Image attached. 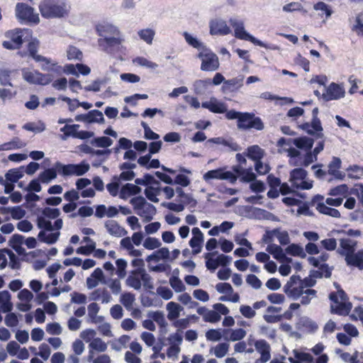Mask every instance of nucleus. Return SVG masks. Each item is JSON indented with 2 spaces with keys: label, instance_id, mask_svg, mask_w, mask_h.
<instances>
[{
  "label": "nucleus",
  "instance_id": "f257e3e1",
  "mask_svg": "<svg viewBox=\"0 0 363 363\" xmlns=\"http://www.w3.org/2000/svg\"><path fill=\"white\" fill-rule=\"evenodd\" d=\"M96 29L100 36L98 40L99 45L105 51H108L109 48L119 45L125 41L118 28L111 23L106 22L99 23Z\"/></svg>",
  "mask_w": 363,
  "mask_h": 363
},
{
  "label": "nucleus",
  "instance_id": "f03ea898",
  "mask_svg": "<svg viewBox=\"0 0 363 363\" xmlns=\"http://www.w3.org/2000/svg\"><path fill=\"white\" fill-rule=\"evenodd\" d=\"M38 9L43 17L58 18L68 15L70 5L66 0H43Z\"/></svg>",
  "mask_w": 363,
  "mask_h": 363
},
{
  "label": "nucleus",
  "instance_id": "7ed1b4c3",
  "mask_svg": "<svg viewBox=\"0 0 363 363\" xmlns=\"http://www.w3.org/2000/svg\"><path fill=\"white\" fill-rule=\"evenodd\" d=\"M125 285L135 290H140L142 285L147 289L154 288L152 277L145 269H135L131 270L125 279Z\"/></svg>",
  "mask_w": 363,
  "mask_h": 363
},
{
  "label": "nucleus",
  "instance_id": "20e7f679",
  "mask_svg": "<svg viewBox=\"0 0 363 363\" xmlns=\"http://www.w3.org/2000/svg\"><path fill=\"white\" fill-rule=\"evenodd\" d=\"M330 299L332 301L331 312L339 315H347L352 308V305L347 301V296L342 290L337 293H331Z\"/></svg>",
  "mask_w": 363,
  "mask_h": 363
},
{
  "label": "nucleus",
  "instance_id": "39448f33",
  "mask_svg": "<svg viewBox=\"0 0 363 363\" xmlns=\"http://www.w3.org/2000/svg\"><path fill=\"white\" fill-rule=\"evenodd\" d=\"M55 167L57 172L64 177L82 176L89 170V164L84 162L79 164H63L61 162H56Z\"/></svg>",
  "mask_w": 363,
  "mask_h": 363
},
{
  "label": "nucleus",
  "instance_id": "423d86ee",
  "mask_svg": "<svg viewBox=\"0 0 363 363\" xmlns=\"http://www.w3.org/2000/svg\"><path fill=\"white\" fill-rule=\"evenodd\" d=\"M289 182L296 189H311L313 181L307 179V172L302 168H296L290 172Z\"/></svg>",
  "mask_w": 363,
  "mask_h": 363
},
{
  "label": "nucleus",
  "instance_id": "0eeeda50",
  "mask_svg": "<svg viewBox=\"0 0 363 363\" xmlns=\"http://www.w3.org/2000/svg\"><path fill=\"white\" fill-rule=\"evenodd\" d=\"M237 126L238 129L242 130L254 128L257 130H262L264 128L260 118L255 117L254 113L248 112L242 113L238 118Z\"/></svg>",
  "mask_w": 363,
  "mask_h": 363
},
{
  "label": "nucleus",
  "instance_id": "6e6552de",
  "mask_svg": "<svg viewBox=\"0 0 363 363\" xmlns=\"http://www.w3.org/2000/svg\"><path fill=\"white\" fill-rule=\"evenodd\" d=\"M16 16L18 19L38 24L40 23L39 14L35 9L24 3H18L15 9Z\"/></svg>",
  "mask_w": 363,
  "mask_h": 363
},
{
  "label": "nucleus",
  "instance_id": "1a4fd4ad",
  "mask_svg": "<svg viewBox=\"0 0 363 363\" xmlns=\"http://www.w3.org/2000/svg\"><path fill=\"white\" fill-rule=\"evenodd\" d=\"M304 288L298 275H293L284 286V293L294 300H297L303 294Z\"/></svg>",
  "mask_w": 363,
  "mask_h": 363
},
{
  "label": "nucleus",
  "instance_id": "9d476101",
  "mask_svg": "<svg viewBox=\"0 0 363 363\" xmlns=\"http://www.w3.org/2000/svg\"><path fill=\"white\" fill-rule=\"evenodd\" d=\"M10 246L18 254L25 255L26 250L22 247L23 244H25L28 248L33 249L37 245L36 239L32 237L25 239V238L18 234L13 235L10 241Z\"/></svg>",
  "mask_w": 363,
  "mask_h": 363
},
{
  "label": "nucleus",
  "instance_id": "9b49d317",
  "mask_svg": "<svg viewBox=\"0 0 363 363\" xmlns=\"http://www.w3.org/2000/svg\"><path fill=\"white\" fill-rule=\"evenodd\" d=\"M225 167L218 168L208 171L203 175V179L209 183L213 179L227 180L231 184L235 183L237 177L230 171H226Z\"/></svg>",
  "mask_w": 363,
  "mask_h": 363
},
{
  "label": "nucleus",
  "instance_id": "f8f14e48",
  "mask_svg": "<svg viewBox=\"0 0 363 363\" xmlns=\"http://www.w3.org/2000/svg\"><path fill=\"white\" fill-rule=\"evenodd\" d=\"M23 78L30 84L47 85L52 80V77L50 74H43L38 71H30L26 69L22 71Z\"/></svg>",
  "mask_w": 363,
  "mask_h": 363
},
{
  "label": "nucleus",
  "instance_id": "ddd939ff",
  "mask_svg": "<svg viewBox=\"0 0 363 363\" xmlns=\"http://www.w3.org/2000/svg\"><path fill=\"white\" fill-rule=\"evenodd\" d=\"M201 60V69L206 72L216 71L219 67L218 57L213 52L205 50L199 54Z\"/></svg>",
  "mask_w": 363,
  "mask_h": 363
},
{
  "label": "nucleus",
  "instance_id": "4468645a",
  "mask_svg": "<svg viewBox=\"0 0 363 363\" xmlns=\"http://www.w3.org/2000/svg\"><path fill=\"white\" fill-rule=\"evenodd\" d=\"M230 23L234 28L235 38L241 40H249L257 45H263L262 41L255 38L245 30L242 21L235 18H230Z\"/></svg>",
  "mask_w": 363,
  "mask_h": 363
},
{
  "label": "nucleus",
  "instance_id": "2eb2a0df",
  "mask_svg": "<svg viewBox=\"0 0 363 363\" xmlns=\"http://www.w3.org/2000/svg\"><path fill=\"white\" fill-rule=\"evenodd\" d=\"M345 95V89L343 84L332 82L325 87V91L323 93L322 97L326 101H333L342 99Z\"/></svg>",
  "mask_w": 363,
  "mask_h": 363
},
{
  "label": "nucleus",
  "instance_id": "dca6fc26",
  "mask_svg": "<svg viewBox=\"0 0 363 363\" xmlns=\"http://www.w3.org/2000/svg\"><path fill=\"white\" fill-rule=\"evenodd\" d=\"M255 350L260 355L255 363H267L271 359V346L264 339H259L254 342Z\"/></svg>",
  "mask_w": 363,
  "mask_h": 363
},
{
  "label": "nucleus",
  "instance_id": "f3484780",
  "mask_svg": "<svg viewBox=\"0 0 363 363\" xmlns=\"http://www.w3.org/2000/svg\"><path fill=\"white\" fill-rule=\"evenodd\" d=\"M192 237L189 242L190 247L192 249L194 255L199 254L202 250L204 241L203 233L198 227H194L191 230Z\"/></svg>",
  "mask_w": 363,
  "mask_h": 363
},
{
  "label": "nucleus",
  "instance_id": "a211bd4d",
  "mask_svg": "<svg viewBox=\"0 0 363 363\" xmlns=\"http://www.w3.org/2000/svg\"><path fill=\"white\" fill-rule=\"evenodd\" d=\"M318 113V108H314L313 110V121L311 123H305L303 125L302 128L308 134H315L318 138H321L323 136V128L320 120L317 118Z\"/></svg>",
  "mask_w": 363,
  "mask_h": 363
},
{
  "label": "nucleus",
  "instance_id": "6ab92c4d",
  "mask_svg": "<svg viewBox=\"0 0 363 363\" xmlns=\"http://www.w3.org/2000/svg\"><path fill=\"white\" fill-rule=\"evenodd\" d=\"M357 241L351 238H342L340 240V246L337 252L340 255L345 256V259H348L356 250Z\"/></svg>",
  "mask_w": 363,
  "mask_h": 363
},
{
  "label": "nucleus",
  "instance_id": "aec40b11",
  "mask_svg": "<svg viewBox=\"0 0 363 363\" xmlns=\"http://www.w3.org/2000/svg\"><path fill=\"white\" fill-rule=\"evenodd\" d=\"M210 33L211 35H226L231 33V29L226 22L220 18L211 21L209 23Z\"/></svg>",
  "mask_w": 363,
  "mask_h": 363
},
{
  "label": "nucleus",
  "instance_id": "412c9836",
  "mask_svg": "<svg viewBox=\"0 0 363 363\" xmlns=\"http://www.w3.org/2000/svg\"><path fill=\"white\" fill-rule=\"evenodd\" d=\"M99 283L103 284H106V279H105L102 269L101 268H96L91 274L86 278V286L88 289H92L96 287Z\"/></svg>",
  "mask_w": 363,
  "mask_h": 363
},
{
  "label": "nucleus",
  "instance_id": "4be33fe9",
  "mask_svg": "<svg viewBox=\"0 0 363 363\" xmlns=\"http://www.w3.org/2000/svg\"><path fill=\"white\" fill-rule=\"evenodd\" d=\"M75 121H84L89 123H101L104 121V115L99 110H92L86 114H79L75 116Z\"/></svg>",
  "mask_w": 363,
  "mask_h": 363
},
{
  "label": "nucleus",
  "instance_id": "5701e85b",
  "mask_svg": "<svg viewBox=\"0 0 363 363\" xmlns=\"http://www.w3.org/2000/svg\"><path fill=\"white\" fill-rule=\"evenodd\" d=\"M108 348V345L101 338L96 337L89 344L88 361H91L94 355V352H104Z\"/></svg>",
  "mask_w": 363,
  "mask_h": 363
},
{
  "label": "nucleus",
  "instance_id": "b1692460",
  "mask_svg": "<svg viewBox=\"0 0 363 363\" xmlns=\"http://www.w3.org/2000/svg\"><path fill=\"white\" fill-rule=\"evenodd\" d=\"M104 227L111 235L117 238L125 236L128 233L127 230L114 220H106Z\"/></svg>",
  "mask_w": 363,
  "mask_h": 363
},
{
  "label": "nucleus",
  "instance_id": "393cba45",
  "mask_svg": "<svg viewBox=\"0 0 363 363\" xmlns=\"http://www.w3.org/2000/svg\"><path fill=\"white\" fill-rule=\"evenodd\" d=\"M244 77L240 76L226 80L225 84H223L221 89L223 93H230L237 91L243 86Z\"/></svg>",
  "mask_w": 363,
  "mask_h": 363
},
{
  "label": "nucleus",
  "instance_id": "a878e982",
  "mask_svg": "<svg viewBox=\"0 0 363 363\" xmlns=\"http://www.w3.org/2000/svg\"><path fill=\"white\" fill-rule=\"evenodd\" d=\"M281 311V307L268 306L266 312L263 315V318L267 323H277L281 321L282 315L279 313Z\"/></svg>",
  "mask_w": 363,
  "mask_h": 363
},
{
  "label": "nucleus",
  "instance_id": "bb28decb",
  "mask_svg": "<svg viewBox=\"0 0 363 363\" xmlns=\"http://www.w3.org/2000/svg\"><path fill=\"white\" fill-rule=\"evenodd\" d=\"M201 106L216 113H223L227 110L225 104L218 101L215 97H211L209 101L203 102Z\"/></svg>",
  "mask_w": 363,
  "mask_h": 363
},
{
  "label": "nucleus",
  "instance_id": "cd10ccee",
  "mask_svg": "<svg viewBox=\"0 0 363 363\" xmlns=\"http://www.w3.org/2000/svg\"><path fill=\"white\" fill-rule=\"evenodd\" d=\"M196 311L198 314L203 317L205 322L215 323L221 318L220 315L217 311L209 310L204 306L199 307Z\"/></svg>",
  "mask_w": 363,
  "mask_h": 363
},
{
  "label": "nucleus",
  "instance_id": "c85d7f7f",
  "mask_svg": "<svg viewBox=\"0 0 363 363\" xmlns=\"http://www.w3.org/2000/svg\"><path fill=\"white\" fill-rule=\"evenodd\" d=\"M223 334L225 335L224 339L232 342L242 340L247 334L245 330L242 328L223 330Z\"/></svg>",
  "mask_w": 363,
  "mask_h": 363
},
{
  "label": "nucleus",
  "instance_id": "c756f323",
  "mask_svg": "<svg viewBox=\"0 0 363 363\" xmlns=\"http://www.w3.org/2000/svg\"><path fill=\"white\" fill-rule=\"evenodd\" d=\"M230 344L224 342H220L209 349V353L218 359L225 357L229 352Z\"/></svg>",
  "mask_w": 363,
  "mask_h": 363
},
{
  "label": "nucleus",
  "instance_id": "7c9ffc66",
  "mask_svg": "<svg viewBox=\"0 0 363 363\" xmlns=\"http://www.w3.org/2000/svg\"><path fill=\"white\" fill-rule=\"evenodd\" d=\"M136 214L143 218V222L147 223L153 219L156 214V208L152 204L147 203Z\"/></svg>",
  "mask_w": 363,
  "mask_h": 363
},
{
  "label": "nucleus",
  "instance_id": "2f4dec72",
  "mask_svg": "<svg viewBox=\"0 0 363 363\" xmlns=\"http://www.w3.org/2000/svg\"><path fill=\"white\" fill-rule=\"evenodd\" d=\"M141 192V188L133 184L128 183L121 189L119 196L121 199L126 200L129 196L137 195Z\"/></svg>",
  "mask_w": 363,
  "mask_h": 363
},
{
  "label": "nucleus",
  "instance_id": "473e14b6",
  "mask_svg": "<svg viewBox=\"0 0 363 363\" xmlns=\"http://www.w3.org/2000/svg\"><path fill=\"white\" fill-rule=\"evenodd\" d=\"M213 143L216 145H221L228 147L231 151H238L240 150L239 145L234 143L232 139H225L223 137L213 138L208 139L206 144Z\"/></svg>",
  "mask_w": 363,
  "mask_h": 363
},
{
  "label": "nucleus",
  "instance_id": "72a5a7b5",
  "mask_svg": "<svg viewBox=\"0 0 363 363\" xmlns=\"http://www.w3.org/2000/svg\"><path fill=\"white\" fill-rule=\"evenodd\" d=\"M11 296L8 291H0V311L2 313L11 312L13 309Z\"/></svg>",
  "mask_w": 363,
  "mask_h": 363
},
{
  "label": "nucleus",
  "instance_id": "f704fd0d",
  "mask_svg": "<svg viewBox=\"0 0 363 363\" xmlns=\"http://www.w3.org/2000/svg\"><path fill=\"white\" fill-rule=\"evenodd\" d=\"M60 235V231H45V230H40L38 233V238L40 240V241L47 243L48 245H52L55 243Z\"/></svg>",
  "mask_w": 363,
  "mask_h": 363
},
{
  "label": "nucleus",
  "instance_id": "c9c22d12",
  "mask_svg": "<svg viewBox=\"0 0 363 363\" xmlns=\"http://www.w3.org/2000/svg\"><path fill=\"white\" fill-rule=\"evenodd\" d=\"M292 353L294 355V358H288L291 363H312L314 361L313 357L309 353L301 352L297 350H294Z\"/></svg>",
  "mask_w": 363,
  "mask_h": 363
},
{
  "label": "nucleus",
  "instance_id": "e433bc0d",
  "mask_svg": "<svg viewBox=\"0 0 363 363\" xmlns=\"http://www.w3.org/2000/svg\"><path fill=\"white\" fill-rule=\"evenodd\" d=\"M39 47V41L35 40L28 44V50L29 52V55L36 61V62H46V64L48 65L50 63V59L47 58L44 56L37 55L38 49Z\"/></svg>",
  "mask_w": 363,
  "mask_h": 363
},
{
  "label": "nucleus",
  "instance_id": "4c0bfd02",
  "mask_svg": "<svg viewBox=\"0 0 363 363\" xmlns=\"http://www.w3.org/2000/svg\"><path fill=\"white\" fill-rule=\"evenodd\" d=\"M166 309L167 311V318L169 320H174L179 317L181 312L183 311V307L176 302L171 301L167 304Z\"/></svg>",
  "mask_w": 363,
  "mask_h": 363
},
{
  "label": "nucleus",
  "instance_id": "58836bf2",
  "mask_svg": "<svg viewBox=\"0 0 363 363\" xmlns=\"http://www.w3.org/2000/svg\"><path fill=\"white\" fill-rule=\"evenodd\" d=\"M233 227V222L223 221L220 225L213 227L208 234L211 236H218L220 233L228 234Z\"/></svg>",
  "mask_w": 363,
  "mask_h": 363
},
{
  "label": "nucleus",
  "instance_id": "ea45409f",
  "mask_svg": "<svg viewBox=\"0 0 363 363\" xmlns=\"http://www.w3.org/2000/svg\"><path fill=\"white\" fill-rule=\"evenodd\" d=\"M160 194V182H155L153 184L148 186L145 189V194L146 197L151 201L157 203L159 199L157 196Z\"/></svg>",
  "mask_w": 363,
  "mask_h": 363
},
{
  "label": "nucleus",
  "instance_id": "a19ab883",
  "mask_svg": "<svg viewBox=\"0 0 363 363\" xmlns=\"http://www.w3.org/2000/svg\"><path fill=\"white\" fill-rule=\"evenodd\" d=\"M121 247L128 251L130 256L138 257L142 255V252L140 250L135 249L134 245L131 244L129 237L123 238L120 242Z\"/></svg>",
  "mask_w": 363,
  "mask_h": 363
},
{
  "label": "nucleus",
  "instance_id": "79ce46f5",
  "mask_svg": "<svg viewBox=\"0 0 363 363\" xmlns=\"http://www.w3.org/2000/svg\"><path fill=\"white\" fill-rule=\"evenodd\" d=\"M297 148L311 150L313 145V140L308 137H301L293 139V143Z\"/></svg>",
  "mask_w": 363,
  "mask_h": 363
},
{
  "label": "nucleus",
  "instance_id": "37998d69",
  "mask_svg": "<svg viewBox=\"0 0 363 363\" xmlns=\"http://www.w3.org/2000/svg\"><path fill=\"white\" fill-rule=\"evenodd\" d=\"M264 155V150L258 145H252L247 148V157L255 162L261 160Z\"/></svg>",
  "mask_w": 363,
  "mask_h": 363
},
{
  "label": "nucleus",
  "instance_id": "c03bdc74",
  "mask_svg": "<svg viewBox=\"0 0 363 363\" xmlns=\"http://www.w3.org/2000/svg\"><path fill=\"white\" fill-rule=\"evenodd\" d=\"M341 167V160L339 157H333L328 164V173L335 178L342 179V173L339 171Z\"/></svg>",
  "mask_w": 363,
  "mask_h": 363
},
{
  "label": "nucleus",
  "instance_id": "a18cd8bd",
  "mask_svg": "<svg viewBox=\"0 0 363 363\" xmlns=\"http://www.w3.org/2000/svg\"><path fill=\"white\" fill-rule=\"evenodd\" d=\"M316 209L323 214L333 217L340 218V213L338 210L332 208L325 203H319L317 204Z\"/></svg>",
  "mask_w": 363,
  "mask_h": 363
},
{
  "label": "nucleus",
  "instance_id": "49530a36",
  "mask_svg": "<svg viewBox=\"0 0 363 363\" xmlns=\"http://www.w3.org/2000/svg\"><path fill=\"white\" fill-rule=\"evenodd\" d=\"M317 160V157L313 154L312 152H308L305 155L303 160L299 158L298 161L291 160L289 164L293 166H304L308 167L311 163L315 162Z\"/></svg>",
  "mask_w": 363,
  "mask_h": 363
},
{
  "label": "nucleus",
  "instance_id": "de8ad7c7",
  "mask_svg": "<svg viewBox=\"0 0 363 363\" xmlns=\"http://www.w3.org/2000/svg\"><path fill=\"white\" fill-rule=\"evenodd\" d=\"M99 306L94 302L91 303L88 306V316L91 323H98L102 320L103 318L97 315L99 311Z\"/></svg>",
  "mask_w": 363,
  "mask_h": 363
},
{
  "label": "nucleus",
  "instance_id": "09e8293b",
  "mask_svg": "<svg viewBox=\"0 0 363 363\" xmlns=\"http://www.w3.org/2000/svg\"><path fill=\"white\" fill-rule=\"evenodd\" d=\"M266 250L268 253L272 255L274 259L279 262H282L284 259L286 258L283 249L277 245L269 244L267 247Z\"/></svg>",
  "mask_w": 363,
  "mask_h": 363
},
{
  "label": "nucleus",
  "instance_id": "8fccbe9b",
  "mask_svg": "<svg viewBox=\"0 0 363 363\" xmlns=\"http://www.w3.org/2000/svg\"><path fill=\"white\" fill-rule=\"evenodd\" d=\"M151 318L156 322L160 328L161 333H166L167 330L168 323L167 322L164 315L161 311L154 312L151 315Z\"/></svg>",
  "mask_w": 363,
  "mask_h": 363
},
{
  "label": "nucleus",
  "instance_id": "3c124183",
  "mask_svg": "<svg viewBox=\"0 0 363 363\" xmlns=\"http://www.w3.org/2000/svg\"><path fill=\"white\" fill-rule=\"evenodd\" d=\"M56 167L45 169L39 174L38 179L43 184H48L57 177Z\"/></svg>",
  "mask_w": 363,
  "mask_h": 363
},
{
  "label": "nucleus",
  "instance_id": "603ef678",
  "mask_svg": "<svg viewBox=\"0 0 363 363\" xmlns=\"http://www.w3.org/2000/svg\"><path fill=\"white\" fill-rule=\"evenodd\" d=\"M211 84L210 79L196 80L193 84L194 91L196 94H203Z\"/></svg>",
  "mask_w": 363,
  "mask_h": 363
},
{
  "label": "nucleus",
  "instance_id": "864d4df0",
  "mask_svg": "<svg viewBox=\"0 0 363 363\" xmlns=\"http://www.w3.org/2000/svg\"><path fill=\"white\" fill-rule=\"evenodd\" d=\"M79 128V125H65L60 129V131L64 134L61 136L62 140H66L69 137H73L76 138L77 130Z\"/></svg>",
  "mask_w": 363,
  "mask_h": 363
},
{
  "label": "nucleus",
  "instance_id": "5fc2aeb1",
  "mask_svg": "<svg viewBox=\"0 0 363 363\" xmlns=\"http://www.w3.org/2000/svg\"><path fill=\"white\" fill-rule=\"evenodd\" d=\"M120 302L126 310L130 311L133 308V305L135 302V296L130 292H125L121 295Z\"/></svg>",
  "mask_w": 363,
  "mask_h": 363
},
{
  "label": "nucleus",
  "instance_id": "6e6d98bb",
  "mask_svg": "<svg viewBox=\"0 0 363 363\" xmlns=\"http://www.w3.org/2000/svg\"><path fill=\"white\" fill-rule=\"evenodd\" d=\"M347 265L361 267L363 265V250L353 252L348 259H345Z\"/></svg>",
  "mask_w": 363,
  "mask_h": 363
},
{
  "label": "nucleus",
  "instance_id": "4d7b16f0",
  "mask_svg": "<svg viewBox=\"0 0 363 363\" xmlns=\"http://www.w3.org/2000/svg\"><path fill=\"white\" fill-rule=\"evenodd\" d=\"M23 169L21 167L9 170L5 174L6 179L11 183L17 182L23 176Z\"/></svg>",
  "mask_w": 363,
  "mask_h": 363
},
{
  "label": "nucleus",
  "instance_id": "13d9d810",
  "mask_svg": "<svg viewBox=\"0 0 363 363\" xmlns=\"http://www.w3.org/2000/svg\"><path fill=\"white\" fill-rule=\"evenodd\" d=\"M90 143L97 147L107 148L112 145L113 140L108 137L101 136L94 138Z\"/></svg>",
  "mask_w": 363,
  "mask_h": 363
},
{
  "label": "nucleus",
  "instance_id": "bf43d9fd",
  "mask_svg": "<svg viewBox=\"0 0 363 363\" xmlns=\"http://www.w3.org/2000/svg\"><path fill=\"white\" fill-rule=\"evenodd\" d=\"M23 30L21 29H16L13 30L8 31L6 33L7 38H9L11 41L14 43L18 46H21L23 43L22 37H23Z\"/></svg>",
  "mask_w": 363,
  "mask_h": 363
},
{
  "label": "nucleus",
  "instance_id": "052dcab7",
  "mask_svg": "<svg viewBox=\"0 0 363 363\" xmlns=\"http://www.w3.org/2000/svg\"><path fill=\"white\" fill-rule=\"evenodd\" d=\"M286 252L293 255L298 256L301 258H305L306 257V254L303 250V248L297 245V244H291L286 249Z\"/></svg>",
  "mask_w": 363,
  "mask_h": 363
},
{
  "label": "nucleus",
  "instance_id": "680f3d73",
  "mask_svg": "<svg viewBox=\"0 0 363 363\" xmlns=\"http://www.w3.org/2000/svg\"><path fill=\"white\" fill-rule=\"evenodd\" d=\"M23 128L33 133H41L45 130V125L42 121L38 123L30 122L23 125Z\"/></svg>",
  "mask_w": 363,
  "mask_h": 363
},
{
  "label": "nucleus",
  "instance_id": "e2e57ef3",
  "mask_svg": "<svg viewBox=\"0 0 363 363\" xmlns=\"http://www.w3.org/2000/svg\"><path fill=\"white\" fill-rule=\"evenodd\" d=\"M138 34L141 40L145 41L147 44L151 45L152 43L155 32L151 28H145L140 30Z\"/></svg>",
  "mask_w": 363,
  "mask_h": 363
},
{
  "label": "nucleus",
  "instance_id": "0e129e2a",
  "mask_svg": "<svg viewBox=\"0 0 363 363\" xmlns=\"http://www.w3.org/2000/svg\"><path fill=\"white\" fill-rule=\"evenodd\" d=\"M272 235H274L279 240V243L282 245H287L290 242V238L289 233L286 230L281 231L279 229H274L270 231Z\"/></svg>",
  "mask_w": 363,
  "mask_h": 363
},
{
  "label": "nucleus",
  "instance_id": "69168bd1",
  "mask_svg": "<svg viewBox=\"0 0 363 363\" xmlns=\"http://www.w3.org/2000/svg\"><path fill=\"white\" fill-rule=\"evenodd\" d=\"M116 274L119 279H123L125 277L127 272L126 269L128 267V262L124 259H118L116 262Z\"/></svg>",
  "mask_w": 363,
  "mask_h": 363
},
{
  "label": "nucleus",
  "instance_id": "338daca9",
  "mask_svg": "<svg viewBox=\"0 0 363 363\" xmlns=\"http://www.w3.org/2000/svg\"><path fill=\"white\" fill-rule=\"evenodd\" d=\"M169 282L176 293H182L186 289L182 281L178 277L173 276L170 277Z\"/></svg>",
  "mask_w": 363,
  "mask_h": 363
},
{
  "label": "nucleus",
  "instance_id": "774afa93",
  "mask_svg": "<svg viewBox=\"0 0 363 363\" xmlns=\"http://www.w3.org/2000/svg\"><path fill=\"white\" fill-rule=\"evenodd\" d=\"M143 245L145 249L149 250H153L160 247L162 243L158 238L153 237H147L144 240Z\"/></svg>",
  "mask_w": 363,
  "mask_h": 363
}]
</instances>
